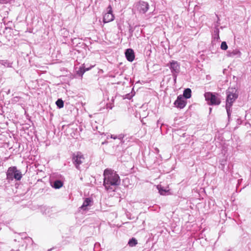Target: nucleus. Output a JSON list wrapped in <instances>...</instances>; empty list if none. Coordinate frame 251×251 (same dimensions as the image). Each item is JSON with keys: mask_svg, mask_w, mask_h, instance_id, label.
<instances>
[{"mask_svg": "<svg viewBox=\"0 0 251 251\" xmlns=\"http://www.w3.org/2000/svg\"><path fill=\"white\" fill-rule=\"evenodd\" d=\"M114 16L112 13V8L109 5L107 8V12L103 15V21L104 23H109L114 20Z\"/></svg>", "mask_w": 251, "mask_h": 251, "instance_id": "6e6552de", "label": "nucleus"}, {"mask_svg": "<svg viewBox=\"0 0 251 251\" xmlns=\"http://www.w3.org/2000/svg\"><path fill=\"white\" fill-rule=\"evenodd\" d=\"M132 97V95L130 94H127L125 96V99H127L130 100Z\"/></svg>", "mask_w": 251, "mask_h": 251, "instance_id": "5701e85b", "label": "nucleus"}, {"mask_svg": "<svg viewBox=\"0 0 251 251\" xmlns=\"http://www.w3.org/2000/svg\"><path fill=\"white\" fill-rule=\"evenodd\" d=\"M186 102L183 97L181 96H179L177 100L175 101L174 104L176 107L179 108H183L186 105Z\"/></svg>", "mask_w": 251, "mask_h": 251, "instance_id": "1a4fd4ad", "label": "nucleus"}, {"mask_svg": "<svg viewBox=\"0 0 251 251\" xmlns=\"http://www.w3.org/2000/svg\"><path fill=\"white\" fill-rule=\"evenodd\" d=\"M124 136L123 134H120L118 136H117V139H119L120 140H122L124 138Z\"/></svg>", "mask_w": 251, "mask_h": 251, "instance_id": "b1692460", "label": "nucleus"}, {"mask_svg": "<svg viewBox=\"0 0 251 251\" xmlns=\"http://www.w3.org/2000/svg\"><path fill=\"white\" fill-rule=\"evenodd\" d=\"M241 55V52L237 49L233 50L231 51H228L227 52V56L230 57H233L236 56L237 57H240Z\"/></svg>", "mask_w": 251, "mask_h": 251, "instance_id": "f8f14e48", "label": "nucleus"}, {"mask_svg": "<svg viewBox=\"0 0 251 251\" xmlns=\"http://www.w3.org/2000/svg\"><path fill=\"white\" fill-rule=\"evenodd\" d=\"M111 138H113L114 139H117V136H115V135H111Z\"/></svg>", "mask_w": 251, "mask_h": 251, "instance_id": "a878e982", "label": "nucleus"}, {"mask_svg": "<svg viewBox=\"0 0 251 251\" xmlns=\"http://www.w3.org/2000/svg\"><path fill=\"white\" fill-rule=\"evenodd\" d=\"M226 106H231L234 101L238 98L237 90L235 88H229L226 91Z\"/></svg>", "mask_w": 251, "mask_h": 251, "instance_id": "7ed1b4c3", "label": "nucleus"}, {"mask_svg": "<svg viewBox=\"0 0 251 251\" xmlns=\"http://www.w3.org/2000/svg\"><path fill=\"white\" fill-rule=\"evenodd\" d=\"M167 66L169 67L171 69L174 80L176 81L177 74L180 72V65L176 61L172 60L170 62L169 64L167 65Z\"/></svg>", "mask_w": 251, "mask_h": 251, "instance_id": "423d86ee", "label": "nucleus"}, {"mask_svg": "<svg viewBox=\"0 0 251 251\" xmlns=\"http://www.w3.org/2000/svg\"><path fill=\"white\" fill-rule=\"evenodd\" d=\"M231 107V106H226V112H227V114L228 118H229V117L230 116V115H231V111L230 110Z\"/></svg>", "mask_w": 251, "mask_h": 251, "instance_id": "4be33fe9", "label": "nucleus"}, {"mask_svg": "<svg viewBox=\"0 0 251 251\" xmlns=\"http://www.w3.org/2000/svg\"><path fill=\"white\" fill-rule=\"evenodd\" d=\"M0 64L6 67H11L12 66V63L9 62L7 60H0Z\"/></svg>", "mask_w": 251, "mask_h": 251, "instance_id": "4468645a", "label": "nucleus"}, {"mask_svg": "<svg viewBox=\"0 0 251 251\" xmlns=\"http://www.w3.org/2000/svg\"><path fill=\"white\" fill-rule=\"evenodd\" d=\"M125 55L127 60L130 62H132L134 59V53L132 49H127L126 51Z\"/></svg>", "mask_w": 251, "mask_h": 251, "instance_id": "9d476101", "label": "nucleus"}, {"mask_svg": "<svg viewBox=\"0 0 251 251\" xmlns=\"http://www.w3.org/2000/svg\"><path fill=\"white\" fill-rule=\"evenodd\" d=\"M56 104L58 108H61L64 106V102L61 99H58L56 101Z\"/></svg>", "mask_w": 251, "mask_h": 251, "instance_id": "a211bd4d", "label": "nucleus"}, {"mask_svg": "<svg viewBox=\"0 0 251 251\" xmlns=\"http://www.w3.org/2000/svg\"><path fill=\"white\" fill-rule=\"evenodd\" d=\"M22 174L20 170H18L15 166L9 167L6 172V179L10 182L14 179L19 181L22 177Z\"/></svg>", "mask_w": 251, "mask_h": 251, "instance_id": "f03ea898", "label": "nucleus"}, {"mask_svg": "<svg viewBox=\"0 0 251 251\" xmlns=\"http://www.w3.org/2000/svg\"><path fill=\"white\" fill-rule=\"evenodd\" d=\"M157 189L158 190L159 193L161 195H165L168 192V190L164 189L160 185L157 186Z\"/></svg>", "mask_w": 251, "mask_h": 251, "instance_id": "2eb2a0df", "label": "nucleus"}, {"mask_svg": "<svg viewBox=\"0 0 251 251\" xmlns=\"http://www.w3.org/2000/svg\"><path fill=\"white\" fill-rule=\"evenodd\" d=\"M72 161L75 168L80 170V165L85 161L84 155L79 151L75 153L73 155Z\"/></svg>", "mask_w": 251, "mask_h": 251, "instance_id": "39448f33", "label": "nucleus"}, {"mask_svg": "<svg viewBox=\"0 0 251 251\" xmlns=\"http://www.w3.org/2000/svg\"><path fill=\"white\" fill-rule=\"evenodd\" d=\"M92 201L90 198H86L84 201L82 205L81 206V207H80V208L83 210H86L87 209H88L87 207L89 206H91L92 205Z\"/></svg>", "mask_w": 251, "mask_h": 251, "instance_id": "9b49d317", "label": "nucleus"}, {"mask_svg": "<svg viewBox=\"0 0 251 251\" xmlns=\"http://www.w3.org/2000/svg\"><path fill=\"white\" fill-rule=\"evenodd\" d=\"M214 33H215L214 35V39L218 40L220 39L219 29L218 28H216L214 30Z\"/></svg>", "mask_w": 251, "mask_h": 251, "instance_id": "6ab92c4d", "label": "nucleus"}, {"mask_svg": "<svg viewBox=\"0 0 251 251\" xmlns=\"http://www.w3.org/2000/svg\"><path fill=\"white\" fill-rule=\"evenodd\" d=\"M10 0H0V3H7Z\"/></svg>", "mask_w": 251, "mask_h": 251, "instance_id": "393cba45", "label": "nucleus"}, {"mask_svg": "<svg viewBox=\"0 0 251 251\" xmlns=\"http://www.w3.org/2000/svg\"><path fill=\"white\" fill-rule=\"evenodd\" d=\"M89 70V69H84L83 68H80L79 70L78 71V73L80 74L81 75H82L83 74L86 72V71Z\"/></svg>", "mask_w": 251, "mask_h": 251, "instance_id": "412c9836", "label": "nucleus"}, {"mask_svg": "<svg viewBox=\"0 0 251 251\" xmlns=\"http://www.w3.org/2000/svg\"><path fill=\"white\" fill-rule=\"evenodd\" d=\"M226 162V161H222L221 162V165L224 167Z\"/></svg>", "mask_w": 251, "mask_h": 251, "instance_id": "bb28decb", "label": "nucleus"}, {"mask_svg": "<svg viewBox=\"0 0 251 251\" xmlns=\"http://www.w3.org/2000/svg\"><path fill=\"white\" fill-rule=\"evenodd\" d=\"M221 48L222 50H226L228 48V46L226 42H222L221 45Z\"/></svg>", "mask_w": 251, "mask_h": 251, "instance_id": "aec40b11", "label": "nucleus"}, {"mask_svg": "<svg viewBox=\"0 0 251 251\" xmlns=\"http://www.w3.org/2000/svg\"><path fill=\"white\" fill-rule=\"evenodd\" d=\"M62 182L58 180L54 181L53 187L55 189H59L62 186Z\"/></svg>", "mask_w": 251, "mask_h": 251, "instance_id": "dca6fc26", "label": "nucleus"}, {"mask_svg": "<svg viewBox=\"0 0 251 251\" xmlns=\"http://www.w3.org/2000/svg\"><path fill=\"white\" fill-rule=\"evenodd\" d=\"M205 100L209 105H219L221 100L215 94L211 92H206L204 94Z\"/></svg>", "mask_w": 251, "mask_h": 251, "instance_id": "20e7f679", "label": "nucleus"}, {"mask_svg": "<svg viewBox=\"0 0 251 251\" xmlns=\"http://www.w3.org/2000/svg\"><path fill=\"white\" fill-rule=\"evenodd\" d=\"M211 110H212V108H209L210 112H211Z\"/></svg>", "mask_w": 251, "mask_h": 251, "instance_id": "cd10ccee", "label": "nucleus"}, {"mask_svg": "<svg viewBox=\"0 0 251 251\" xmlns=\"http://www.w3.org/2000/svg\"><path fill=\"white\" fill-rule=\"evenodd\" d=\"M135 7L140 13L144 14L148 10L149 4L147 2L140 0L136 3Z\"/></svg>", "mask_w": 251, "mask_h": 251, "instance_id": "0eeeda50", "label": "nucleus"}, {"mask_svg": "<svg viewBox=\"0 0 251 251\" xmlns=\"http://www.w3.org/2000/svg\"><path fill=\"white\" fill-rule=\"evenodd\" d=\"M137 244V241L134 238H131L128 241V244L130 247L135 246Z\"/></svg>", "mask_w": 251, "mask_h": 251, "instance_id": "f3484780", "label": "nucleus"}, {"mask_svg": "<svg viewBox=\"0 0 251 251\" xmlns=\"http://www.w3.org/2000/svg\"><path fill=\"white\" fill-rule=\"evenodd\" d=\"M103 185L107 190L114 191L115 187L120 184L119 175L114 171L106 169L104 170Z\"/></svg>", "mask_w": 251, "mask_h": 251, "instance_id": "f257e3e1", "label": "nucleus"}, {"mask_svg": "<svg viewBox=\"0 0 251 251\" xmlns=\"http://www.w3.org/2000/svg\"><path fill=\"white\" fill-rule=\"evenodd\" d=\"M183 97L186 99H189L191 97V90L190 88H187L183 92Z\"/></svg>", "mask_w": 251, "mask_h": 251, "instance_id": "ddd939ff", "label": "nucleus"}]
</instances>
